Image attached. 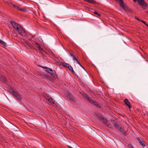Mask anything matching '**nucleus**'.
<instances>
[{"instance_id": "obj_30", "label": "nucleus", "mask_w": 148, "mask_h": 148, "mask_svg": "<svg viewBox=\"0 0 148 148\" xmlns=\"http://www.w3.org/2000/svg\"><path fill=\"white\" fill-rule=\"evenodd\" d=\"M134 2H136V1H138V0H133Z\"/></svg>"}, {"instance_id": "obj_28", "label": "nucleus", "mask_w": 148, "mask_h": 148, "mask_svg": "<svg viewBox=\"0 0 148 148\" xmlns=\"http://www.w3.org/2000/svg\"><path fill=\"white\" fill-rule=\"evenodd\" d=\"M136 18V19H137V20H138L139 21H141V20H140V19H139L138 18L136 17V18Z\"/></svg>"}, {"instance_id": "obj_19", "label": "nucleus", "mask_w": 148, "mask_h": 148, "mask_svg": "<svg viewBox=\"0 0 148 148\" xmlns=\"http://www.w3.org/2000/svg\"><path fill=\"white\" fill-rule=\"evenodd\" d=\"M63 65L64 66L68 68L69 65L66 63H63Z\"/></svg>"}, {"instance_id": "obj_23", "label": "nucleus", "mask_w": 148, "mask_h": 148, "mask_svg": "<svg viewBox=\"0 0 148 148\" xmlns=\"http://www.w3.org/2000/svg\"><path fill=\"white\" fill-rule=\"evenodd\" d=\"M77 63L78 64L80 65V66L82 67L83 69H84V68L82 66V65L79 62V61Z\"/></svg>"}, {"instance_id": "obj_24", "label": "nucleus", "mask_w": 148, "mask_h": 148, "mask_svg": "<svg viewBox=\"0 0 148 148\" xmlns=\"http://www.w3.org/2000/svg\"><path fill=\"white\" fill-rule=\"evenodd\" d=\"M77 63L78 64L80 65V66L82 67L83 69H84V68L82 66V65L79 62V61Z\"/></svg>"}, {"instance_id": "obj_9", "label": "nucleus", "mask_w": 148, "mask_h": 148, "mask_svg": "<svg viewBox=\"0 0 148 148\" xmlns=\"http://www.w3.org/2000/svg\"><path fill=\"white\" fill-rule=\"evenodd\" d=\"M138 140L143 147H145V143L143 140L139 138L138 139Z\"/></svg>"}, {"instance_id": "obj_4", "label": "nucleus", "mask_w": 148, "mask_h": 148, "mask_svg": "<svg viewBox=\"0 0 148 148\" xmlns=\"http://www.w3.org/2000/svg\"><path fill=\"white\" fill-rule=\"evenodd\" d=\"M138 2L143 9H146L147 4L144 0H138Z\"/></svg>"}, {"instance_id": "obj_10", "label": "nucleus", "mask_w": 148, "mask_h": 148, "mask_svg": "<svg viewBox=\"0 0 148 148\" xmlns=\"http://www.w3.org/2000/svg\"><path fill=\"white\" fill-rule=\"evenodd\" d=\"M124 102L125 104L129 108H131V104L128 99H125L124 101Z\"/></svg>"}, {"instance_id": "obj_11", "label": "nucleus", "mask_w": 148, "mask_h": 148, "mask_svg": "<svg viewBox=\"0 0 148 148\" xmlns=\"http://www.w3.org/2000/svg\"><path fill=\"white\" fill-rule=\"evenodd\" d=\"M120 5L121 7L124 10H126L127 9L124 3L122 1H120Z\"/></svg>"}, {"instance_id": "obj_32", "label": "nucleus", "mask_w": 148, "mask_h": 148, "mask_svg": "<svg viewBox=\"0 0 148 148\" xmlns=\"http://www.w3.org/2000/svg\"><path fill=\"white\" fill-rule=\"evenodd\" d=\"M147 26V27H148V25L147 24V25H146Z\"/></svg>"}, {"instance_id": "obj_16", "label": "nucleus", "mask_w": 148, "mask_h": 148, "mask_svg": "<svg viewBox=\"0 0 148 148\" xmlns=\"http://www.w3.org/2000/svg\"><path fill=\"white\" fill-rule=\"evenodd\" d=\"M114 126L115 127L117 128V129L119 128V127H120L117 123H115L114 124Z\"/></svg>"}, {"instance_id": "obj_33", "label": "nucleus", "mask_w": 148, "mask_h": 148, "mask_svg": "<svg viewBox=\"0 0 148 148\" xmlns=\"http://www.w3.org/2000/svg\"><path fill=\"white\" fill-rule=\"evenodd\" d=\"M147 12V13H148V11Z\"/></svg>"}, {"instance_id": "obj_6", "label": "nucleus", "mask_w": 148, "mask_h": 148, "mask_svg": "<svg viewBox=\"0 0 148 148\" xmlns=\"http://www.w3.org/2000/svg\"><path fill=\"white\" fill-rule=\"evenodd\" d=\"M45 68L46 69L45 71L46 72L50 73V74L52 75L54 77H55V76L56 75V73L54 70H53L49 68H48L46 67H45Z\"/></svg>"}, {"instance_id": "obj_12", "label": "nucleus", "mask_w": 148, "mask_h": 148, "mask_svg": "<svg viewBox=\"0 0 148 148\" xmlns=\"http://www.w3.org/2000/svg\"><path fill=\"white\" fill-rule=\"evenodd\" d=\"M48 101L49 102H51V104H52L53 106L55 107L56 106V104L53 101V98H50V99L48 100Z\"/></svg>"}, {"instance_id": "obj_35", "label": "nucleus", "mask_w": 148, "mask_h": 148, "mask_svg": "<svg viewBox=\"0 0 148 148\" xmlns=\"http://www.w3.org/2000/svg\"><path fill=\"white\" fill-rule=\"evenodd\" d=\"M133 148H134L133 147Z\"/></svg>"}, {"instance_id": "obj_22", "label": "nucleus", "mask_w": 148, "mask_h": 148, "mask_svg": "<svg viewBox=\"0 0 148 148\" xmlns=\"http://www.w3.org/2000/svg\"><path fill=\"white\" fill-rule=\"evenodd\" d=\"M94 14H95L97 15L98 16H99L100 15V14L99 13H98L97 12H94Z\"/></svg>"}, {"instance_id": "obj_21", "label": "nucleus", "mask_w": 148, "mask_h": 148, "mask_svg": "<svg viewBox=\"0 0 148 148\" xmlns=\"http://www.w3.org/2000/svg\"><path fill=\"white\" fill-rule=\"evenodd\" d=\"M119 130H120V131H121V132H123V129L122 128V127H119V128H118V129Z\"/></svg>"}, {"instance_id": "obj_5", "label": "nucleus", "mask_w": 148, "mask_h": 148, "mask_svg": "<svg viewBox=\"0 0 148 148\" xmlns=\"http://www.w3.org/2000/svg\"><path fill=\"white\" fill-rule=\"evenodd\" d=\"M16 31L22 36L25 37L27 34L25 30L21 27H19V28Z\"/></svg>"}, {"instance_id": "obj_29", "label": "nucleus", "mask_w": 148, "mask_h": 148, "mask_svg": "<svg viewBox=\"0 0 148 148\" xmlns=\"http://www.w3.org/2000/svg\"><path fill=\"white\" fill-rule=\"evenodd\" d=\"M71 71L72 72V73H73V74H75V72L74 71L73 69Z\"/></svg>"}, {"instance_id": "obj_27", "label": "nucleus", "mask_w": 148, "mask_h": 148, "mask_svg": "<svg viewBox=\"0 0 148 148\" xmlns=\"http://www.w3.org/2000/svg\"><path fill=\"white\" fill-rule=\"evenodd\" d=\"M88 100L90 101L93 103L94 102V101L92 99H88Z\"/></svg>"}, {"instance_id": "obj_17", "label": "nucleus", "mask_w": 148, "mask_h": 148, "mask_svg": "<svg viewBox=\"0 0 148 148\" xmlns=\"http://www.w3.org/2000/svg\"><path fill=\"white\" fill-rule=\"evenodd\" d=\"M39 50L40 51V52L42 54L44 53H45V51L41 47L40 48Z\"/></svg>"}, {"instance_id": "obj_14", "label": "nucleus", "mask_w": 148, "mask_h": 148, "mask_svg": "<svg viewBox=\"0 0 148 148\" xmlns=\"http://www.w3.org/2000/svg\"><path fill=\"white\" fill-rule=\"evenodd\" d=\"M84 1H88L89 3H94L95 1L94 0H84Z\"/></svg>"}, {"instance_id": "obj_2", "label": "nucleus", "mask_w": 148, "mask_h": 148, "mask_svg": "<svg viewBox=\"0 0 148 148\" xmlns=\"http://www.w3.org/2000/svg\"><path fill=\"white\" fill-rule=\"evenodd\" d=\"M12 5L15 8L18 10L22 11L24 12H28L27 9H26L25 7H24L22 8H21L20 7V5L18 4L15 5L12 4Z\"/></svg>"}, {"instance_id": "obj_25", "label": "nucleus", "mask_w": 148, "mask_h": 148, "mask_svg": "<svg viewBox=\"0 0 148 148\" xmlns=\"http://www.w3.org/2000/svg\"><path fill=\"white\" fill-rule=\"evenodd\" d=\"M128 146L129 148H133V147L131 145L129 144L128 145Z\"/></svg>"}, {"instance_id": "obj_26", "label": "nucleus", "mask_w": 148, "mask_h": 148, "mask_svg": "<svg viewBox=\"0 0 148 148\" xmlns=\"http://www.w3.org/2000/svg\"><path fill=\"white\" fill-rule=\"evenodd\" d=\"M141 22H142L143 23H144L145 24V25H147V24L145 22V21H141Z\"/></svg>"}, {"instance_id": "obj_13", "label": "nucleus", "mask_w": 148, "mask_h": 148, "mask_svg": "<svg viewBox=\"0 0 148 148\" xmlns=\"http://www.w3.org/2000/svg\"><path fill=\"white\" fill-rule=\"evenodd\" d=\"M1 81H2L3 82L5 83H6L7 79L4 77H1Z\"/></svg>"}, {"instance_id": "obj_20", "label": "nucleus", "mask_w": 148, "mask_h": 148, "mask_svg": "<svg viewBox=\"0 0 148 148\" xmlns=\"http://www.w3.org/2000/svg\"><path fill=\"white\" fill-rule=\"evenodd\" d=\"M68 68L71 71V70H73V69L71 65H69V66L68 67Z\"/></svg>"}, {"instance_id": "obj_1", "label": "nucleus", "mask_w": 148, "mask_h": 148, "mask_svg": "<svg viewBox=\"0 0 148 148\" xmlns=\"http://www.w3.org/2000/svg\"><path fill=\"white\" fill-rule=\"evenodd\" d=\"M10 91L14 96L19 100H20L22 99L21 96L17 90L11 89L10 90Z\"/></svg>"}, {"instance_id": "obj_3", "label": "nucleus", "mask_w": 148, "mask_h": 148, "mask_svg": "<svg viewBox=\"0 0 148 148\" xmlns=\"http://www.w3.org/2000/svg\"><path fill=\"white\" fill-rule=\"evenodd\" d=\"M69 53L70 56L73 57V60L74 61H75L77 63L79 61V58L76 54L72 51H69Z\"/></svg>"}, {"instance_id": "obj_34", "label": "nucleus", "mask_w": 148, "mask_h": 148, "mask_svg": "<svg viewBox=\"0 0 148 148\" xmlns=\"http://www.w3.org/2000/svg\"><path fill=\"white\" fill-rule=\"evenodd\" d=\"M148 1V0H147Z\"/></svg>"}, {"instance_id": "obj_31", "label": "nucleus", "mask_w": 148, "mask_h": 148, "mask_svg": "<svg viewBox=\"0 0 148 148\" xmlns=\"http://www.w3.org/2000/svg\"><path fill=\"white\" fill-rule=\"evenodd\" d=\"M117 0V1L118 0ZM119 0V1H120V2L121 1H122L121 0Z\"/></svg>"}, {"instance_id": "obj_18", "label": "nucleus", "mask_w": 148, "mask_h": 148, "mask_svg": "<svg viewBox=\"0 0 148 148\" xmlns=\"http://www.w3.org/2000/svg\"><path fill=\"white\" fill-rule=\"evenodd\" d=\"M35 45H36V46L38 48V49H39L40 48H41V47H40V45H39V44L37 43H35Z\"/></svg>"}, {"instance_id": "obj_7", "label": "nucleus", "mask_w": 148, "mask_h": 148, "mask_svg": "<svg viewBox=\"0 0 148 148\" xmlns=\"http://www.w3.org/2000/svg\"><path fill=\"white\" fill-rule=\"evenodd\" d=\"M11 23L14 28L15 29L16 31L19 28V27H21L16 23L14 21H11Z\"/></svg>"}, {"instance_id": "obj_15", "label": "nucleus", "mask_w": 148, "mask_h": 148, "mask_svg": "<svg viewBox=\"0 0 148 148\" xmlns=\"http://www.w3.org/2000/svg\"><path fill=\"white\" fill-rule=\"evenodd\" d=\"M0 43L1 44H2V45H3L4 46L6 45V43H5V42L3 41H2V40H0Z\"/></svg>"}, {"instance_id": "obj_8", "label": "nucleus", "mask_w": 148, "mask_h": 148, "mask_svg": "<svg viewBox=\"0 0 148 148\" xmlns=\"http://www.w3.org/2000/svg\"><path fill=\"white\" fill-rule=\"evenodd\" d=\"M97 116L102 121H103L105 124H106L108 121L106 119H104L102 115L100 114H98Z\"/></svg>"}]
</instances>
